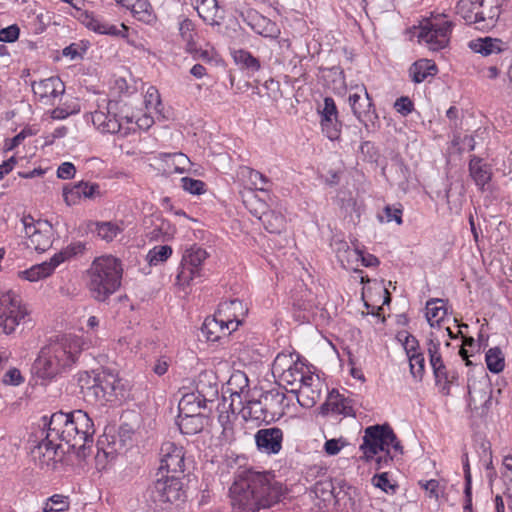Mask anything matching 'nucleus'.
I'll list each match as a JSON object with an SVG mask.
<instances>
[{
	"instance_id": "nucleus-1",
	"label": "nucleus",
	"mask_w": 512,
	"mask_h": 512,
	"mask_svg": "<svg viewBox=\"0 0 512 512\" xmlns=\"http://www.w3.org/2000/svg\"><path fill=\"white\" fill-rule=\"evenodd\" d=\"M281 487L264 472L240 471L230 487L232 512H257L278 503Z\"/></svg>"
},
{
	"instance_id": "nucleus-2",
	"label": "nucleus",
	"mask_w": 512,
	"mask_h": 512,
	"mask_svg": "<svg viewBox=\"0 0 512 512\" xmlns=\"http://www.w3.org/2000/svg\"><path fill=\"white\" fill-rule=\"evenodd\" d=\"M48 435L64 442L79 459L86 458L94 442L95 427L92 419L83 410L58 411L49 418L42 417Z\"/></svg>"
},
{
	"instance_id": "nucleus-3",
	"label": "nucleus",
	"mask_w": 512,
	"mask_h": 512,
	"mask_svg": "<svg viewBox=\"0 0 512 512\" xmlns=\"http://www.w3.org/2000/svg\"><path fill=\"white\" fill-rule=\"evenodd\" d=\"M87 274V287L92 298L105 302L120 288L123 268L120 260L108 255L96 258Z\"/></svg>"
},
{
	"instance_id": "nucleus-4",
	"label": "nucleus",
	"mask_w": 512,
	"mask_h": 512,
	"mask_svg": "<svg viewBox=\"0 0 512 512\" xmlns=\"http://www.w3.org/2000/svg\"><path fill=\"white\" fill-rule=\"evenodd\" d=\"M79 384L86 401L104 405L125 398V386L118 374L110 369H102L94 377L87 372L79 376Z\"/></svg>"
},
{
	"instance_id": "nucleus-5",
	"label": "nucleus",
	"mask_w": 512,
	"mask_h": 512,
	"mask_svg": "<svg viewBox=\"0 0 512 512\" xmlns=\"http://www.w3.org/2000/svg\"><path fill=\"white\" fill-rule=\"evenodd\" d=\"M502 0H459L457 14L467 24H475L477 29L493 28L501 14Z\"/></svg>"
},
{
	"instance_id": "nucleus-6",
	"label": "nucleus",
	"mask_w": 512,
	"mask_h": 512,
	"mask_svg": "<svg viewBox=\"0 0 512 512\" xmlns=\"http://www.w3.org/2000/svg\"><path fill=\"white\" fill-rule=\"evenodd\" d=\"M392 447L396 453L403 454V446L389 424L369 426L364 431L360 450L366 461L372 460L379 452Z\"/></svg>"
},
{
	"instance_id": "nucleus-7",
	"label": "nucleus",
	"mask_w": 512,
	"mask_h": 512,
	"mask_svg": "<svg viewBox=\"0 0 512 512\" xmlns=\"http://www.w3.org/2000/svg\"><path fill=\"white\" fill-rule=\"evenodd\" d=\"M183 494L181 478L177 475L162 473L149 486L145 497L150 507L157 511L163 509L164 504L180 500Z\"/></svg>"
},
{
	"instance_id": "nucleus-8",
	"label": "nucleus",
	"mask_w": 512,
	"mask_h": 512,
	"mask_svg": "<svg viewBox=\"0 0 512 512\" xmlns=\"http://www.w3.org/2000/svg\"><path fill=\"white\" fill-rule=\"evenodd\" d=\"M469 48L483 56H498L496 62L487 67L486 77L496 79L501 69L512 61V51L507 42L499 38L483 37L469 42Z\"/></svg>"
},
{
	"instance_id": "nucleus-9",
	"label": "nucleus",
	"mask_w": 512,
	"mask_h": 512,
	"mask_svg": "<svg viewBox=\"0 0 512 512\" xmlns=\"http://www.w3.org/2000/svg\"><path fill=\"white\" fill-rule=\"evenodd\" d=\"M28 315L21 299L15 293L0 292V328L5 334H11Z\"/></svg>"
},
{
	"instance_id": "nucleus-10",
	"label": "nucleus",
	"mask_w": 512,
	"mask_h": 512,
	"mask_svg": "<svg viewBox=\"0 0 512 512\" xmlns=\"http://www.w3.org/2000/svg\"><path fill=\"white\" fill-rule=\"evenodd\" d=\"M21 223L28 239L27 247L44 252L52 246L53 226L49 221L35 220L31 215H24Z\"/></svg>"
},
{
	"instance_id": "nucleus-11",
	"label": "nucleus",
	"mask_w": 512,
	"mask_h": 512,
	"mask_svg": "<svg viewBox=\"0 0 512 512\" xmlns=\"http://www.w3.org/2000/svg\"><path fill=\"white\" fill-rule=\"evenodd\" d=\"M81 339H73L64 335L47 345L52 359L60 368L61 372L70 369L77 361L83 349Z\"/></svg>"
},
{
	"instance_id": "nucleus-12",
	"label": "nucleus",
	"mask_w": 512,
	"mask_h": 512,
	"mask_svg": "<svg viewBox=\"0 0 512 512\" xmlns=\"http://www.w3.org/2000/svg\"><path fill=\"white\" fill-rule=\"evenodd\" d=\"M42 435L44 438L31 449V457L41 469L55 470L64 454L62 443L48 435L45 429L42 430Z\"/></svg>"
},
{
	"instance_id": "nucleus-13",
	"label": "nucleus",
	"mask_w": 512,
	"mask_h": 512,
	"mask_svg": "<svg viewBox=\"0 0 512 512\" xmlns=\"http://www.w3.org/2000/svg\"><path fill=\"white\" fill-rule=\"evenodd\" d=\"M195 394H186L179 402V415L176 424L182 434L195 435L204 428V416L196 409Z\"/></svg>"
},
{
	"instance_id": "nucleus-14",
	"label": "nucleus",
	"mask_w": 512,
	"mask_h": 512,
	"mask_svg": "<svg viewBox=\"0 0 512 512\" xmlns=\"http://www.w3.org/2000/svg\"><path fill=\"white\" fill-rule=\"evenodd\" d=\"M208 253L200 247H191L183 254L176 281L179 286H188L195 279L202 277V263Z\"/></svg>"
},
{
	"instance_id": "nucleus-15",
	"label": "nucleus",
	"mask_w": 512,
	"mask_h": 512,
	"mask_svg": "<svg viewBox=\"0 0 512 512\" xmlns=\"http://www.w3.org/2000/svg\"><path fill=\"white\" fill-rule=\"evenodd\" d=\"M360 92L361 93L355 92L350 94L348 102L354 116L363 124L365 129L370 132L375 129L379 117L372 98L364 86H362Z\"/></svg>"
},
{
	"instance_id": "nucleus-16",
	"label": "nucleus",
	"mask_w": 512,
	"mask_h": 512,
	"mask_svg": "<svg viewBox=\"0 0 512 512\" xmlns=\"http://www.w3.org/2000/svg\"><path fill=\"white\" fill-rule=\"evenodd\" d=\"M451 31L452 22L450 21H427L420 28L418 40L421 43H426L430 50L438 51L447 46L450 39Z\"/></svg>"
},
{
	"instance_id": "nucleus-17",
	"label": "nucleus",
	"mask_w": 512,
	"mask_h": 512,
	"mask_svg": "<svg viewBox=\"0 0 512 512\" xmlns=\"http://www.w3.org/2000/svg\"><path fill=\"white\" fill-rule=\"evenodd\" d=\"M184 468V448L171 441L162 443L160 448V467L156 476L165 473L168 475H177L180 477V474L184 473Z\"/></svg>"
},
{
	"instance_id": "nucleus-18",
	"label": "nucleus",
	"mask_w": 512,
	"mask_h": 512,
	"mask_svg": "<svg viewBox=\"0 0 512 512\" xmlns=\"http://www.w3.org/2000/svg\"><path fill=\"white\" fill-rule=\"evenodd\" d=\"M322 133L331 141L341 137L342 122L338 119V109L332 97H325L323 105L318 108Z\"/></svg>"
},
{
	"instance_id": "nucleus-19",
	"label": "nucleus",
	"mask_w": 512,
	"mask_h": 512,
	"mask_svg": "<svg viewBox=\"0 0 512 512\" xmlns=\"http://www.w3.org/2000/svg\"><path fill=\"white\" fill-rule=\"evenodd\" d=\"M283 431L278 427L259 429L255 435L258 451L267 455H276L282 449Z\"/></svg>"
},
{
	"instance_id": "nucleus-20",
	"label": "nucleus",
	"mask_w": 512,
	"mask_h": 512,
	"mask_svg": "<svg viewBox=\"0 0 512 512\" xmlns=\"http://www.w3.org/2000/svg\"><path fill=\"white\" fill-rule=\"evenodd\" d=\"M241 16L255 33L263 37L276 38L280 34L277 24L256 10L248 9Z\"/></svg>"
},
{
	"instance_id": "nucleus-21",
	"label": "nucleus",
	"mask_w": 512,
	"mask_h": 512,
	"mask_svg": "<svg viewBox=\"0 0 512 512\" xmlns=\"http://www.w3.org/2000/svg\"><path fill=\"white\" fill-rule=\"evenodd\" d=\"M234 320H226L223 316L217 314L213 317H207L201 327V332L207 341L216 342L223 336L230 334L234 325Z\"/></svg>"
},
{
	"instance_id": "nucleus-22",
	"label": "nucleus",
	"mask_w": 512,
	"mask_h": 512,
	"mask_svg": "<svg viewBox=\"0 0 512 512\" xmlns=\"http://www.w3.org/2000/svg\"><path fill=\"white\" fill-rule=\"evenodd\" d=\"M322 415L329 413L344 416H354L355 412L352 406V400L340 394L337 390L333 389L320 407Z\"/></svg>"
},
{
	"instance_id": "nucleus-23",
	"label": "nucleus",
	"mask_w": 512,
	"mask_h": 512,
	"mask_svg": "<svg viewBox=\"0 0 512 512\" xmlns=\"http://www.w3.org/2000/svg\"><path fill=\"white\" fill-rule=\"evenodd\" d=\"M32 373L43 380H51L61 374L60 368L52 359L47 346L43 347L32 365Z\"/></svg>"
},
{
	"instance_id": "nucleus-24",
	"label": "nucleus",
	"mask_w": 512,
	"mask_h": 512,
	"mask_svg": "<svg viewBox=\"0 0 512 512\" xmlns=\"http://www.w3.org/2000/svg\"><path fill=\"white\" fill-rule=\"evenodd\" d=\"M115 106L116 103L112 104L110 102L107 107V112L95 111L92 113L93 125L103 133L114 134L121 131L122 125L120 120L117 115L112 112Z\"/></svg>"
},
{
	"instance_id": "nucleus-25",
	"label": "nucleus",
	"mask_w": 512,
	"mask_h": 512,
	"mask_svg": "<svg viewBox=\"0 0 512 512\" xmlns=\"http://www.w3.org/2000/svg\"><path fill=\"white\" fill-rule=\"evenodd\" d=\"M336 512H361V501L355 488H339L334 495Z\"/></svg>"
},
{
	"instance_id": "nucleus-26",
	"label": "nucleus",
	"mask_w": 512,
	"mask_h": 512,
	"mask_svg": "<svg viewBox=\"0 0 512 512\" xmlns=\"http://www.w3.org/2000/svg\"><path fill=\"white\" fill-rule=\"evenodd\" d=\"M261 398L266 412L268 411L269 415H271L270 419L274 421L276 418L278 419L284 415L285 407H287L288 404L285 403L287 397L283 391L280 389H271L263 392Z\"/></svg>"
},
{
	"instance_id": "nucleus-27",
	"label": "nucleus",
	"mask_w": 512,
	"mask_h": 512,
	"mask_svg": "<svg viewBox=\"0 0 512 512\" xmlns=\"http://www.w3.org/2000/svg\"><path fill=\"white\" fill-rule=\"evenodd\" d=\"M33 92L41 99L57 98L65 92V85L59 77H49L32 84Z\"/></svg>"
},
{
	"instance_id": "nucleus-28",
	"label": "nucleus",
	"mask_w": 512,
	"mask_h": 512,
	"mask_svg": "<svg viewBox=\"0 0 512 512\" xmlns=\"http://www.w3.org/2000/svg\"><path fill=\"white\" fill-rule=\"evenodd\" d=\"M196 391L194 405H196L197 410L205 408L207 402L214 401L218 396L217 384L212 383L210 380L207 381V374L200 375L196 384Z\"/></svg>"
},
{
	"instance_id": "nucleus-29",
	"label": "nucleus",
	"mask_w": 512,
	"mask_h": 512,
	"mask_svg": "<svg viewBox=\"0 0 512 512\" xmlns=\"http://www.w3.org/2000/svg\"><path fill=\"white\" fill-rule=\"evenodd\" d=\"M469 172L475 184L484 189L492 178V169L483 159L473 156L469 161Z\"/></svg>"
},
{
	"instance_id": "nucleus-30",
	"label": "nucleus",
	"mask_w": 512,
	"mask_h": 512,
	"mask_svg": "<svg viewBox=\"0 0 512 512\" xmlns=\"http://www.w3.org/2000/svg\"><path fill=\"white\" fill-rule=\"evenodd\" d=\"M196 10L198 15L210 25H219L224 18L217 0H197Z\"/></svg>"
},
{
	"instance_id": "nucleus-31",
	"label": "nucleus",
	"mask_w": 512,
	"mask_h": 512,
	"mask_svg": "<svg viewBox=\"0 0 512 512\" xmlns=\"http://www.w3.org/2000/svg\"><path fill=\"white\" fill-rule=\"evenodd\" d=\"M152 228L146 233L151 241H165L173 236L175 228L170 222L159 215L152 216Z\"/></svg>"
},
{
	"instance_id": "nucleus-32",
	"label": "nucleus",
	"mask_w": 512,
	"mask_h": 512,
	"mask_svg": "<svg viewBox=\"0 0 512 512\" xmlns=\"http://www.w3.org/2000/svg\"><path fill=\"white\" fill-rule=\"evenodd\" d=\"M246 311L247 310L241 300L233 299L230 301L221 302L218 306L217 315L223 316L226 320H234L235 322L232 330H235L241 323L239 317L244 316Z\"/></svg>"
},
{
	"instance_id": "nucleus-33",
	"label": "nucleus",
	"mask_w": 512,
	"mask_h": 512,
	"mask_svg": "<svg viewBox=\"0 0 512 512\" xmlns=\"http://www.w3.org/2000/svg\"><path fill=\"white\" fill-rule=\"evenodd\" d=\"M81 22L89 30H92L98 34H105V35H111V36L123 35L121 33V30H119L115 25H111V24L95 17L92 13H89L87 11L82 13Z\"/></svg>"
},
{
	"instance_id": "nucleus-34",
	"label": "nucleus",
	"mask_w": 512,
	"mask_h": 512,
	"mask_svg": "<svg viewBox=\"0 0 512 512\" xmlns=\"http://www.w3.org/2000/svg\"><path fill=\"white\" fill-rule=\"evenodd\" d=\"M159 158L164 162L166 173H184L191 164L190 159L183 153H160Z\"/></svg>"
},
{
	"instance_id": "nucleus-35",
	"label": "nucleus",
	"mask_w": 512,
	"mask_h": 512,
	"mask_svg": "<svg viewBox=\"0 0 512 512\" xmlns=\"http://www.w3.org/2000/svg\"><path fill=\"white\" fill-rule=\"evenodd\" d=\"M491 393V386L487 383H485L483 387L479 389H476L475 387L471 388L470 386H468L469 406H473L474 409H478V402H482V414L486 413L489 410L490 405L492 403Z\"/></svg>"
},
{
	"instance_id": "nucleus-36",
	"label": "nucleus",
	"mask_w": 512,
	"mask_h": 512,
	"mask_svg": "<svg viewBox=\"0 0 512 512\" xmlns=\"http://www.w3.org/2000/svg\"><path fill=\"white\" fill-rule=\"evenodd\" d=\"M435 63L428 59H420L414 62L409 68V76L414 83H422L429 76L437 73Z\"/></svg>"
},
{
	"instance_id": "nucleus-37",
	"label": "nucleus",
	"mask_w": 512,
	"mask_h": 512,
	"mask_svg": "<svg viewBox=\"0 0 512 512\" xmlns=\"http://www.w3.org/2000/svg\"><path fill=\"white\" fill-rule=\"evenodd\" d=\"M231 56L235 64L248 73H255L260 70L261 64L258 58L254 57L249 51L244 49H234Z\"/></svg>"
},
{
	"instance_id": "nucleus-38",
	"label": "nucleus",
	"mask_w": 512,
	"mask_h": 512,
	"mask_svg": "<svg viewBox=\"0 0 512 512\" xmlns=\"http://www.w3.org/2000/svg\"><path fill=\"white\" fill-rule=\"evenodd\" d=\"M57 266L52 257L50 261L36 264L27 270L21 271L20 275L30 282H35L50 276Z\"/></svg>"
},
{
	"instance_id": "nucleus-39",
	"label": "nucleus",
	"mask_w": 512,
	"mask_h": 512,
	"mask_svg": "<svg viewBox=\"0 0 512 512\" xmlns=\"http://www.w3.org/2000/svg\"><path fill=\"white\" fill-rule=\"evenodd\" d=\"M447 315L445 300L431 298L426 302V319L431 327L439 325Z\"/></svg>"
},
{
	"instance_id": "nucleus-40",
	"label": "nucleus",
	"mask_w": 512,
	"mask_h": 512,
	"mask_svg": "<svg viewBox=\"0 0 512 512\" xmlns=\"http://www.w3.org/2000/svg\"><path fill=\"white\" fill-rule=\"evenodd\" d=\"M260 221L270 233H281L285 228V217L274 210L262 211Z\"/></svg>"
},
{
	"instance_id": "nucleus-41",
	"label": "nucleus",
	"mask_w": 512,
	"mask_h": 512,
	"mask_svg": "<svg viewBox=\"0 0 512 512\" xmlns=\"http://www.w3.org/2000/svg\"><path fill=\"white\" fill-rule=\"evenodd\" d=\"M94 231L97 235L106 242H111L118 234L123 231V227L116 222H95Z\"/></svg>"
},
{
	"instance_id": "nucleus-42",
	"label": "nucleus",
	"mask_w": 512,
	"mask_h": 512,
	"mask_svg": "<svg viewBox=\"0 0 512 512\" xmlns=\"http://www.w3.org/2000/svg\"><path fill=\"white\" fill-rule=\"evenodd\" d=\"M245 409L247 410L248 417L251 419L265 423H270L273 421V419H270L271 415H269V412H266L261 396L259 399L249 400Z\"/></svg>"
},
{
	"instance_id": "nucleus-43",
	"label": "nucleus",
	"mask_w": 512,
	"mask_h": 512,
	"mask_svg": "<svg viewBox=\"0 0 512 512\" xmlns=\"http://www.w3.org/2000/svg\"><path fill=\"white\" fill-rule=\"evenodd\" d=\"M487 368L492 373H500L505 367V357L499 347L490 348L485 355Z\"/></svg>"
},
{
	"instance_id": "nucleus-44",
	"label": "nucleus",
	"mask_w": 512,
	"mask_h": 512,
	"mask_svg": "<svg viewBox=\"0 0 512 512\" xmlns=\"http://www.w3.org/2000/svg\"><path fill=\"white\" fill-rule=\"evenodd\" d=\"M463 470H464V478H465V504H464V512H472V476L470 471V464L468 453L465 452L462 456Z\"/></svg>"
},
{
	"instance_id": "nucleus-45",
	"label": "nucleus",
	"mask_w": 512,
	"mask_h": 512,
	"mask_svg": "<svg viewBox=\"0 0 512 512\" xmlns=\"http://www.w3.org/2000/svg\"><path fill=\"white\" fill-rule=\"evenodd\" d=\"M130 10L139 21L150 23L154 19L152 7L147 0H135Z\"/></svg>"
},
{
	"instance_id": "nucleus-46",
	"label": "nucleus",
	"mask_w": 512,
	"mask_h": 512,
	"mask_svg": "<svg viewBox=\"0 0 512 512\" xmlns=\"http://www.w3.org/2000/svg\"><path fill=\"white\" fill-rule=\"evenodd\" d=\"M427 353L432 369L444 364L440 353V341L433 333L430 334L427 341Z\"/></svg>"
},
{
	"instance_id": "nucleus-47",
	"label": "nucleus",
	"mask_w": 512,
	"mask_h": 512,
	"mask_svg": "<svg viewBox=\"0 0 512 512\" xmlns=\"http://www.w3.org/2000/svg\"><path fill=\"white\" fill-rule=\"evenodd\" d=\"M85 250V244L82 242L72 243L66 248L62 249L60 252L54 254V262L59 266L64 261L70 259L71 257L82 253Z\"/></svg>"
},
{
	"instance_id": "nucleus-48",
	"label": "nucleus",
	"mask_w": 512,
	"mask_h": 512,
	"mask_svg": "<svg viewBox=\"0 0 512 512\" xmlns=\"http://www.w3.org/2000/svg\"><path fill=\"white\" fill-rule=\"evenodd\" d=\"M172 254V248L168 245L156 246L147 254V260L150 265L166 261Z\"/></svg>"
},
{
	"instance_id": "nucleus-49",
	"label": "nucleus",
	"mask_w": 512,
	"mask_h": 512,
	"mask_svg": "<svg viewBox=\"0 0 512 512\" xmlns=\"http://www.w3.org/2000/svg\"><path fill=\"white\" fill-rule=\"evenodd\" d=\"M408 359L412 376L421 380L425 371V358L423 353H413L408 356Z\"/></svg>"
},
{
	"instance_id": "nucleus-50",
	"label": "nucleus",
	"mask_w": 512,
	"mask_h": 512,
	"mask_svg": "<svg viewBox=\"0 0 512 512\" xmlns=\"http://www.w3.org/2000/svg\"><path fill=\"white\" fill-rule=\"evenodd\" d=\"M502 467L501 474L505 485V493L512 498V455L503 458Z\"/></svg>"
},
{
	"instance_id": "nucleus-51",
	"label": "nucleus",
	"mask_w": 512,
	"mask_h": 512,
	"mask_svg": "<svg viewBox=\"0 0 512 512\" xmlns=\"http://www.w3.org/2000/svg\"><path fill=\"white\" fill-rule=\"evenodd\" d=\"M372 483L375 487L391 495L395 494L398 488L396 484H392L390 482L388 479V473L386 472L374 475L372 478Z\"/></svg>"
},
{
	"instance_id": "nucleus-52",
	"label": "nucleus",
	"mask_w": 512,
	"mask_h": 512,
	"mask_svg": "<svg viewBox=\"0 0 512 512\" xmlns=\"http://www.w3.org/2000/svg\"><path fill=\"white\" fill-rule=\"evenodd\" d=\"M182 188L193 195H201L205 192V183L198 179L183 177L181 179Z\"/></svg>"
},
{
	"instance_id": "nucleus-53",
	"label": "nucleus",
	"mask_w": 512,
	"mask_h": 512,
	"mask_svg": "<svg viewBox=\"0 0 512 512\" xmlns=\"http://www.w3.org/2000/svg\"><path fill=\"white\" fill-rule=\"evenodd\" d=\"M314 492L317 497L323 501H329L334 499V495L337 492L331 482H318L315 484Z\"/></svg>"
},
{
	"instance_id": "nucleus-54",
	"label": "nucleus",
	"mask_w": 512,
	"mask_h": 512,
	"mask_svg": "<svg viewBox=\"0 0 512 512\" xmlns=\"http://www.w3.org/2000/svg\"><path fill=\"white\" fill-rule=\"evenodd\" d=\"M78 186L83 198L94 199L101 196L100 185L97 183L80 181L78 182Z\"/></svg>"
},
{
	"instance_id": "nucleus-55",
	"label": "nucleus",
	"mask_w": 512,
	"mask_h": 512,
	"mask_svg": "<svg viewBox=\"0 0 512 512\" xmlns=\"http://www.w3.org/2000/svg\"><path fill=\"white\" fill-rule=\"evenodd\" d=\"M38 132L37 129L33 127H25L23 128L17 135H15L12 139L9 140V142H6L5 149L6 150H13L15 147H17L25 138L29 136L36 135Z\"/></svg>"
},
{
	"instance_id": "nucleus-56",
	"label": "nucleus",
	"mask_w": 512,
	"mask_h": 512,
	"mask_svg": "<svg viewBox=\"0 0 512 512\" xmlns=\"http://www.w3.org/2000/svg\"><path fill=\"white\" fill-rule=\"evenodd\" d=\"M20 28L16 24H12L6 28L0 29V42L13 43L18 40Z\"/></svg>"
},
{
	"instance_id": "nucleus-57",
	"label": "nucleus",
	"mask_w": 512,
	"mask_h": 512,
	"mask_svg": "<svg viewBox=\"0 0 512 512\" xmlns=\"http://www.w3.org/2000/svg\"><path fill=\"white\" fill-rule=\"evenodd\" d=\"M79 189L78 183L74 184L72 187H64L63 198L67 205H74L82 198Z\"/></svg>"
},
{
	"instance_id": "nucleus-58",
	"label": "nucleus",
	"mask_w": 512,
	"mask_h": 512,
	"mask_svg": "<svg viewBox=\"0 0 512 512\" xmlns=\"http://www.w3.org/2000/svg\"><path fill=\"white\" fill-rule=\"evenodd\" d=\"M187 51L192 54L195 59H201L208 62L212 60V51L198 47L194 41L187 45Z\"/></svg>"
},
{
	"instance_id": "nucleus-59",
	"label": "nucleus",
	"mask_w": 512,
	"mask_h": 512,
	"mask_svg": "<svg viewBox=\"0 0 512 512\" xmlns=\"http://www.w3.org/2000/svg\"><path fill=\"white\" fill-rule=\"evenodd\" d=\"M295 376H299V393L300 396H309V390L310 387L313 386V383L315 381L314 377L312 375L306 374L303 372H295Z\"/></svg>"
},
{
	"instance_id": "nucleus-60",
	"label": "nucleus",
	"mask_w": 512,
	"mask_h": 512,
	"mask_svg": "<svg viewBox=\"0 0 512 512\" xmlns=\"http://www.w3.org/2000/svg\"><path fill=\"white\" fill-rule=\"evenodd\" d=\"M194 23L186 18L179 24V31L182 39L186 42V46L193 42Z\"/></svg>"
},
{
	"instance_id": "nucleus-61",
	"label": "nucleus",
	"mask_w": 512,
	"mask_h": 512,
	"mask_svg": "<svg viewBox=\"0 0 512 512\" xmlns=\"http://www.w3.org/2000/svg\"><path fill=\"white\" fill-rule=\"evenodd\" d=\"M394 108L402 116H407L413 111L414 104L409 97L401 96L395 101Z\"/></svg>"
},
{
	"instance_id": "nucleus-62",
	"label": "nucleus",
	"mask_w": 512,
	"mask_h": 512,
	"mask_svg": "<svg viewBox=\"0 0 512 512\" xmlns=\"http://www.w3.org/2000/svg\"><path fill=\"white\" fill-rule=\"evenodd\" d=\"M134 434V428L128 424L123 423L120 425L118 430V438L120 445L123 447H126L127 445L131 444L132 436Z\"/></svg>"
},
{
	"instance_id": "nucleus-63",
	"label": "nucleus",
	"mask_w": 512,
	"mask_h": 512,
	"mask_svg": "<svg viewBox=\"0 0 512 512\" xmlns=\"http://www.w3.org/2000/svg\"><path fill=\"white\" fill-rule=\"evenodd\" d=\"M2 382L5 385L18 386L24 382L21 372L17 368H10L3 376Z\"/></svg>"
},
{
	"instance_id": "nucleus-64",
	"label": "nucleus",
	"mask_w": 512,
	"mask_h": 512,
	"mask_svg": "<svg viewBox=\"0 0 512 512\" xmlns=\"http://www.w3.org/2000/svg\"><path fill=\"white\" fill-rule=\"evenodd\" d=\"M360 153L364 156V159L369 162H374L378 158V150L370 141H364L361 143Z\"/></svg>"
}]
</instances>
